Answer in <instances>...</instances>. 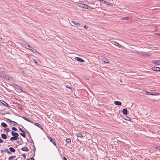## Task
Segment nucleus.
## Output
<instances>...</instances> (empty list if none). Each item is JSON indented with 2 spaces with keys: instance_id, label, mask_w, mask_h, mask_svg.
Returning <instances> with one entry per match:
<instances>
[{
  "instance_id": "nucleus-39",
  "label": "nucleus",
  "mask_w": 160,
  "mask_h": 160,
  "mask_svg": "<svg viewBox=\"0 0 160 160\" xmlns=\"http://www.w3.org/2000/svg\"><path fill=\"white\" fill-rule=\"evenodd\" d=\"M13 158V157H12V156H11V157H10L9 158L8 160H11Z\"/></svg>"
},
{
  "instance_id": "nucleus-23",
  "label": "nucleus",
  "mask_w": 160,
  "mask_h": 160,
  "mask_svg": "<svg viewBox=\"0 0 160 160\" xmlns=\"http://www.w3.org/2000/svg\"><path fill=\"white\" fill-rule=\"evenodd\" d=\"M129 19L128 17H122L121 19L122 20H128Z\"/></svg>"
},
{
  "instance_id": "nucleus-19",
  "label": "nucleus",
  "mask_w": 160,
  "mask_h": 160,
  "mask_svg": "<svg viewBox=\"0 0 160 160\" xmlns=\"http://www.w3.org/2000/svg\"><path fill=\"white\" fill-rule=\"evenodd\" d=\"M1 124L2 126L4 128H6L8 126L7 125L5 122H2Z\"/></svg>"
},
{
  "instance_id": "nucleus-49",
  "label": "nucleus",
  "mask_w": 160,
  "mask_h": 160,
  "mask_svg": "<svg viewBox=\"0 0 160 160\" xmlns=\"http://www.w3.org/2000/svg\"><path fill=\"white\" fill-rule=\"evenodd\" d=\"M66 87H67V88H69L71 89V88H70V87H69L68 86V85H67V86H66Z\"/></svg>"
},
{
  "instance_id": "nucleus-21",
  "label": "nucleus",
  "mask_w": 160,
  "mask_h": 160,
  "mask_svg": "<svg viewBox=\"0 0 160 160\" xmlns=\"http://www.w3.org/2000/svg\"><path fill=\"white\" fill-rule=\"evenodd\" d=\"M35 125L39 127V128H42V126H41V125H40L38 123H36L35 124Z\"/></svg>"
},
{
  "instance_id": "nucleus-53",
  "label": "nucleus",
  "mask_w": 160,
  "mask_h": 160,
  "mask_svg": "<svg viewBox=\"0 0 160 160\" xmlns=\"http://www.w3.org/2000/svg\"><path fill=\"white\" fill-rule=\"evenodd\" d=\"M160 70H159V71H160V69H159Z\"/></svg>"
},
{
  "instance_id": "nucleus-16",
  "label": "nucleus",
  "mask_w": 160,
  "mask_h": 160,
  "mask_svg": "<svg viewBox=\"0 0 160 160\" xmlns=\"http://www.w3.org/2000/svg\"><path fill=\"white\" fill-rule=\"evenodd\" d=\"M22 150L24 151H28L29 149L27 147H25L24 148H22L21 149Z\"/></svg>"
},
{
  "instance_id": "nucleus-31",
  "label": "nucleus",
  "mask_w": 160,
  "mask_h": 160,
  "mask_svg": "<svg viewBox=\"0 0 160 160\" xmlns=\"http://www.w3.org/2000/svg\"><path fill=\"white\" fill-rule=\"evenodd\" d=\"M19 129L20 131H21V132H22L24 133H25V132L22 130V129L21 128H20L19 127Z\"/></svg>"
},
{
  "instance_id": "nucleus-13",
  "label": "nucleus",
  "mask_w": 160,
  "mask_h": 160,
  "mask_svg": "<svg viewBox=\"0 0 160 160\" xmlns=\"http://www.w3.org/2000/svg\"><path fill=\"white\" fill-rule=\"evenodd\" d=\"M122 113L125 115H127L128 114V111L127 109H124L122 110Z\"/></svg>"
},
{
  "instance_id": "nucleus-2",
  "label": "nucleus",
  "mask_w": 160,
  "mask_h": 160,
  "mask_svg": "<svg viewBox=\"0 0 160 160\" xmlns=\"http://www.w3.org/2000/svg\"><path fill=\"white\" fill-rule=\"evenodd\" d=\"M152 63L156 65H160V60H153Z\"/></svg>"
},
{
  "instance_id": "nucleus-7",
  "label": "nucleus",
  "mask_w": 160,
  "mask_h": 160,
  "mask_svg": "<svg viewBox=\"0 0 160 160\" xmlns=\"http://www.w3.org/2000/svg\"><path fill=\"white\" fill-rule=\"evenodd\" d=\"M76 60L81 62H84V61L82 59L79 57H76L75 58Z\"/></svg>"
},
{
  "instance_id": "nucleus-32",
  "label": "nucleus",
  "mask_w": 160,
  "mask_h": 160,
  "mask_svg": "<svg viewBox=\"0 0 160 160\" xmlns=\"http://www.w3.org/2000/svg\"><path fill=\"white\" fill-rule=\"evenodd\" d=\"M72 22L75 25H78V23L76 22L75 21H72Z\"/></svg>"
},
{
  "instance_id": "nucleus-38",
  "label": "nucleus",
  "mask_w": 160,
  "mask_h": 160,
  "mask_svg": "<svg viewBox=\"0 0 160 160\" xmlns=\"http://www.w3.org/2000/svg\"><path fill=\"white\" fill-rule=\"evenodd\" d=\"M34 62L35 64H36L37 65H38V62L36 60H34Z\"/></svg>"
},
{
  "instance_id": "nucleus-25",
  "label": "nucleus",
  "mask_w": 160,
  "mask_h": 160,
  "mask_svg": "<svg viewBox=\"0 0 160 160\" xmlns=\"http://www.w3.org/2000/svg\"><path fill=\"white\" fill-rule=\"evenodd\" d=\"M78 6L80 7L84 8V4L82 3L78 4Z\"/></svg>"
},
{
  "instance_id": "nucleus-27",
  "label": "nucleus",
  "mask_w": 160,
  "mask_h": 160,
  "mask_svg": "<svg viewBox=\"0 0 160 160\" xmlns=\"http://www.w3.org/2000/svg\"><path fill=\"white\" fill-rule=\"evenodd\" d=\"M124 118L125 120H128V121H130V120H131V118L127 116H125V118Z\"/></svg>"
},
{
  "instance_id": "nucleus-1",
  "label": "nucleus",
  "mask_w": 160,
  "mask_h": 160,
  "mask_svg": "<svg viewBox=\"0 0 160 160\" xmlns=\"http://www.w3.org/2000/svg\"><path fill=\"white\" fill-rule=\"evenodd\" d=\"M99 59L104 62L106 63H109V61L108 60V59L104 57L101 56L99 58Z\"/></svg>"
},
{
  "instance_id": "nucleus-46",
  "label": "nucleus",
  "mask_w": 160,
  "mask_h": 160,
  "mask_svg": "<svg viewBox=\"0 0 160 160\" xmlns=\"http://www.w3.org/2000/svg\"><path fill=\"white\" fill-rule=\"evenodd\" d=\"M63 160H67V158L65 157H64L63 158Z\"/></svg>"
},
{
  "instance_id": "nucleus-44",
  "label": "nucleus",
  "mask_w": 160,
  "mask_h": 160,
  "mask_svg": "<svg viewBox=\"0 0 160 160\" xmlns=\"http://www.w3.org/2000/svg\"><path fill=\"white\" fill-rule=\"evenodd\" d=\"M3 142V141L1 139V138H0V143H2Z\"/></svg>"
},
{
  "instance_id": "nucleus-33",
  "label": "nucleus",
  "mask_w": 160,
  "mask_h": 160,
  "mask_svg": "<svg viewBox=\"0 0 160 160\" xmlns=\"http://www.w3.org/2000/svg\"><path fill=\"white\" fill-rule=\"evenodd\" d=\"M30 50L32 51L33 52H36V51L32 48L31 50Z\"/></svg>"
},
{
  "instance_id": "nucleus-10",
  "label": "nucleus",
  "mask_w": 160,
  "mask_h": 160,
  "mask_svg": "<svg viewBox=\"0 0 160 160\" xmlns=\"http://www.w3.org/2000/svg\"><path fill=\"white\" fill-rule=\"evenodd\" d=\"M15 88H17V89H18L19 91H20V90H21V91L22 92V91L21 89L22 88L20 86L17 84H15Z\"/></svg>"
},
{
  "instance_id": "nucleus-8",
  "label": "nucleus",
  "mask_w": 160,
  "mask_h": 160,
  "mask_svg": "<svg viewBox=\"0 0 160 160\" xmlns=\"http://www.w3.org/2000/svg\"><path fill=\"white\" fill-rule=\"evenodd\" d=\"M160 68L158 67H154L153 68H152V70L153 71H159Z\"/></svg>"
},
{
  "instance_id": "nucleus-6",
  "label": "nucleus",
  "mask_w": 160,
  "mask_h": 160,
  "mask_svg": "<svg viewBox=\"0 0 160 160\" xmlns=\"http://www.w3.org/2000/svg\"><path fill=\"white\" fill-rule=\"evenodd\" d=\"M11 134L13 136L16 138H18L19 136V135L18 133L17 132H15L13 131H12V132Z\"/></svg>"
},
{
  "instance_id": "nucleus-30",
  "label": "nucleus",
  "mask_w": 160,
  "mask_h": 160,
  "mask_svg": "<svg viewBox=\"0 0 160 160\" xmlns=\"http://www.w3.org/2000/svg\"><path fill=\"white\" fill-rule=\"evenodd\" d=\"M4 130H5L6 132H8L10 131V129L9 128H5Z\"/></svg>"
},
{
  "instance_id": "nucleus-29",
  "label": "nucleus",
  "mask_w": 160,
  "mask_h": 160,
  "mask_svg": "<svg viewBox=\"0 0 160 160\" xmlns=\"http://www.w3.org/2000/svg\"><path fill=\"white\" fill-rule=\"evenodd\" d=\"M66 141L68 143H70V142H71V140L69 138H67L66 139Z\"/></svg>"
},
{
  "instance_id": "nucleus-5",
  "label": "nucleus",
  "mask_w": 160,
  "mask_h": 160,
  "mask_svg": "<svg viewBox=\"0 0 160 160\" xmlns=\"http://www.w3.org/2000/svg\"><path fill=\"white\" fill-rule=\"evenodd\" d=\"M0 102L4 105L8 107H9V106L8 105V104L6 102L3 100H1V101Z\"/></svg>"
},
{
  "instance_id": "nucleus-4",
  "label": "nucleus",
  "mask_w": 160,
  "mask_h": 160,
  "mask_svg": "<svg viewBox=\"0 0 160 160\" xmlns=\"http://www.w3.org/2000/svg\"><path fill=\"white\" fill-rule=\"evenodd\" d=\"M48 138L51 142H52L55 146H56V143L52 138L49 136H48Z\"/></svg>"
},
{
  "instance_id": "nucleus-15",
  "label": "nucleus",
  "mask_w": 160,
  "mask_h": 160,
  "mask_svg": "<svg viewBox=\"0 0 160 160\" xmlns=\"http://www.w3.org/2000/svg\"><path fill=\"white\" fill-rule=\"evenodd\" d=\"M2 77L3 78L5 79L6 80H9L10 79L9 77L7 76L6 75H3Z\"/></svg>"
},
{
  "instance_id": "nucleus-34",
  "label": "nucleus",
  "mask_w": 160,
  "mask_h": 160,
  "mask_svg": "<svg viewBox=\"0 0 160 160\" xmlns=\"http://www.w3.org/2000/svg\"><path fill=\"white\" fill-rule=\"evenodd\" d=\"M155 148H156L158 150H160V147L158 145L156 146Z\"/></svg>"
},
{
  "instance_id": "nucleus-48",
  "label": "nucleus",
  "mask_w": 160,
  "mask_h": 160,
  "mask_svg": "<svg viewBox=\"0 0 160 160\" xmlns=\"http://www.w3.org/2000/svg\"><path fill=\"white\" fill-rule=\"evenodd\" d=\"M87 27H88V26H87L86 25H85L84 26V28H87Z\"/></svg>"
},
{
  "instance_id": "nucleus-42",
  "label": "nucleus",
  "mask_w": 160,
  "mask_h": 160,
  "mask_svg": "<svg viewBox=\"0 0 160 160\" xmlns=\"http://www.w3.org/2000/svg\"><path fill=\"white\" fill-rule=\"evenodd\" d=\"M7 152L8 153V154H12V152H11V151H8V152Z\"/></svg>"
},
{
  "instance_id": "nucleus-12",
  "label": "nucleus",
  "mask_w": 160,
  "mask_h": 160,
  "mask_svg": "<svg viewBox=\"0 0 160 160\" xmlns=\"http://www.w3.org/2000/svg\"><path fill=\"white\" fill-rule=\"evenodd\" d=\"M1 136L2 138L4 139H6L7 138V135L5 134H2Z\"/></svg>"
},
{
  "instance_id": "nucleus-22",
  "label": "nucleus",
  "mask_w": 160,
  "mask_h": 160,
  "mask_svg": "<svg viewBox=\"0 0 160 160\" xmlns=\"http://www.w3.org/2000/svg\"><path fill=\"white\" fill-rule=\"evenodd\" d=\"M23 118L25 120H26L29 122H32L31 120L30 119H28V118H27L25 117H23Z\"/></svg>"
},
{
  "instance_id": "nucleus-51",
  "label": "nucleus",
  "mask_w": 160,
  "mask_h": 160,
  "mask_svg": "<svg viewBox=\"0 0 160 160\" xmlns=\"http://www.w3.org/2000/svg\"><path fill=\"white\" fill-rule=\"evenodd\" d=\"M12 157H13V158H15L16 157V156H12Z\"/></svg>"
},
{
  "instance_id": "nucleus-37",
  "label": "nucleus",
  "mask_w": 160,
  "mask_h": 160,
  "mask_svg": "<svg viewBox=\"0 0 160 160\" xmlns=\"http://www.w3.org/2000/svg\"><path fill=\"white\" fill-rule=\"evenodd\" d=\"M17 143L19 144V145H22V142H19L18 141H17Z\"/></svg>"
},
{
  "instance_id": "nucleus-24",
  "label": "nucleus",
  "mask_w": 160,
  "mask_h": 160,
  "mask_svg": "<svg viewBox=\"0 0 160 160\" xmlns=\"http://www.w3.org/2000/svg\"><path fill=\"white\" fill-rule=\"evenodd\" d=\"M103 2L104 4H106V5H111V3H110L109 2H106V1H104H104H103Z\"/></svg>"
},
{
  "instance_id": "nucleus-18",
  "label": "nucleus",
  "mask_w": 160,
  "mask_h": 160,
  "mask_svg": "<svg viewBox=\"0 0 160 160\" xmlns=\"http://www.w3.org/2000/svg\"><path fill=\"white\" fill-rule=\"evenodd\" d=\"M25 45H26V48H27L28 49L30 50H31V48H32V47L30 46L28 44H26Z\"/></svg>"
},
{
  "instance_id": "nucleus-14",
  "label": "nucleus",
  "mask_w": 160,
  "mask_h": 160,
  "mask_svg": "<svg viewBox=\"0 0 160 160\" xmlns=\"http://www.w3.org/2000/svg\"><path fill=\"white\" fill-rule=\"evenodd\" d=\"M84 8H85L87 9H89V8H90L91 9H93L92 8L90 7V6H89L88 5H85V4H84Z\"/></svg>"
},
{
  "instance_id": "nucleus-43",
  "label": "nucleus",
  "mask_w": 160,
  "mask_h": 160,
  "mask_svg": "<svg viewBox=\"0 0 160 160\" xmlns=\"http://www.w3.org/2000/svg\"><path fill=\"white\" fill-rule=\"evenodd\" d=\"M3 72V69L0 68V72Z\"/></svg>"
},
{
  "instance_id": "nucleus-3",
  "label": "nucleus",
  "mask_w": 160,
  "mask_h": 160,
  "mask_svg": "<svg viewBox=\"0 0 160 160\" xmlns=\"http://www.w3.org/2000/svg\"><path fill=\"white\" fill-rule=\"evenodd\" d=\"M146 94H148V95H158L159 94V93H158L154 92V93H153L151 92H148L147 91L146 92Z\"/></svg>"
},
{
  "instance_id": "nucleus-17",
  "label": "nucleus",
  "mask_w": 160,
  "mask_h": 160,
  "mask_svg": "<svg viewBox=\"0 0 160 160\" xmlns=\"http://www.w3.org/2000/svg\"><path fill=\"white\" fill-rule=\"evenodd\" d=\"M9 149L10 151L12 152H15L16 151L15 149H14L12 147H11L9 148Z\"/></svg>"
},
{
  "instance_id": "nucleus-26",
  "label": "nucleus",
  "mask_w": 160,
  "mask_h": 160,
  "mask_svg": "<svg viewBox=\"0 0 160 160\" xmlns=\"http://www.w3.org/2000/svg\"><path fill=\"white\" fill-rule=\"evenodd\" d=\"M114 44L115 45H116L117 46H119V47H121L122 45L118 43L114 42Z\"/></svg>"
},
{
  "instance_id": "nucleus-41",
  "label": "nucleus",
  "mask_w": 160,
  "mask_h": 160,
  "mask_svg": "<svg viewBox=\"0 0 160 160\" xmlns=\"http://www.w3.org/2000/svg\"><path fill=\"white\" fill-rule=\"evenodd\" d=\"M12 124H17V123L14 121H12Z\"/></svg>"
},
{
  "instance_id": "nucleus-35",
  "label": "nucleus",
  "mask_w": 160,
  "mask_h": 160,
  "mask_svg": "<svg viewBox=\"0 0 160 160\" xmlns=\"http://www.w3.org/2000/svg\"><path fill=\"white\" fill-rule=\"evenodd\" d=\"M12 129L14 131H17V129L15 127H14L12 128Z\"/></svg>"
},
{
  "instance_id": "nucleus-20",
  "label": "nucleus",
  "mask_w": 160,
  "mask_h": 160,
  "mask_svg": "<svg viewBox=\"0 0 160 160\" xmlns=\"http://www.w3.org/2000/svg\"><path fill=\"white\" fill-rule=\"evenodd\" d=\"M18 138H16L14 137H13L10 138V140L11 141H14L15 140H17V139H18Z\"/></svg>"
},
{
  "instance_id": "nucleus-28",
  "label": "nucleus",
  "mask_w": 160,
  "mask_h": 160,
  "mask_svg": "<svg viewBox=\"0 0 160 160\" xmlns=\"http://www.w3.org/2000/svg\"><path fill=\"white\" fill-rule=\"evenodd\" d=\"M20 134L24 138H25L26 137V135L25 134V133H20Z\"/></svg>"
},
{
  "instance_id": "nucleus-36",
  "label": "nucleus",
  "mask_w": 160,
  "mask_h": 160,
  "mask_svg": "<svg viewBox=\"0 0 160 160\" xmlns=\"http://www.w3.org/2000/svg\"><path fill=\"white\" fill-rule=\"evenodd\" d=\"M7 120L9 122H10L11 123H12V121L11 120H10V119H7Z\"/></svg>"
},
{
  "instance_id": "nucleus-50",
  "label": "nucleus",
  "mask_w": 160,
  "mask_h": 160,
  "mask_svg": "<svg viewBox=\"0 0 160 160\" xmlns=\"http://www.w3.org/2000/svg\"><path fill=\"white\" fill-rule=\"evenodd\" d=\"M4 152V151L3 150H1V152L2 153H3Z\"/></svg>"
},
{
  "instance_id": "nucleus-40",
  "label": "nucleus",
  "mask_w": 160,
  "mask_h": 160,
  "mask_svg": "<svg viewBox=\"0 0 160 160\" xmlns=\"http://www.w3.org/2000/svg\"><path fill=\"white\" fill-rule=\"evenodd\" d=\"M28 160H35L34 159L32 158H30L29 159H28Z\"/></svg>"
},
{
  "instance_id": "nucleus-45",
  "label": "nucleus",
  "mask_w": 160,
  "mask_h": 160,
  "mask_svg": "<svg viewBox=\"0 0 160 160\" xmlns=\"http://www.w3.org/2000/svg\"><path fill=\"white\" fill-rule=\"evenodd\" d=\"M22 156L24 158H26V156L25 154H22Z\"/></svg>"
},
{
  "instance_id": "nucleus-11",
  "label": "nucleus",
  "mask_w": 160,
  "mask_h": 160,
  "mask_svg": "<svg viewBox=\"0 0 160 160\" xmlns=\"http://www.w3.org/2000/svg\"><path fill=\"white\" fill-rule=\"evenodd\" d=\"M76 135L78 138H82L83 137V135L80 133H77Z\"/></svg>"
},
{
  "instance_id": "nucleus-47",
  "label": "nucleus",
  "mask_w": 160,
  "mask_h": 160,
  "mask_svg": "<svg viewBox=\"0 0 160 160\" xmlns=\"http://www.w3.org/2000/svg\"><path fill=\"white\" fill-rule=\"evenodd\" d=\"M5 152H7L8 151V149L5 148Z\"/></svg>"
},
{
  "instance_id": "nucleus-9",
  "label": "nucleus",
  "mask_w": 160,
  "mask_h": 160,
  "mask_svg": "<svg viewBox=\"0 0 160 160\" xmlns=\"http://www.w3.org/2000/svg\"><path fill=\"white\" fill-rule=\"evenodd\" d=\"M114 103L115 105L118 106L121 105H122V103L118 101H114Z\"/></svg>"
},
{
  "instance_id": "nucleus-52",
  "label": "nucleus",
  "mask_w": 160,
  "mask_h": 160,
  "mask_svg": "<svg viewBox=\"0 0 160 160\" xmlns=\"http://www.w3.org/2000/svg\"><path fill=\"white\" fill-rule=\"evenodd\" d=\"M98 0L99 1L102 2H103V1H104V0Z\"/></svg>"
}]
</instances>
